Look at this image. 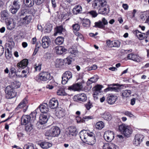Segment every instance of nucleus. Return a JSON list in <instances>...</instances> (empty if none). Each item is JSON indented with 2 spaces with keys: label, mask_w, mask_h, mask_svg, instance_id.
<instances>
[{
  "label": "nucleus",
  "mask_w": 149,
  "mask_h": 149,
  "mask_svg": "<svg viewBox=\"0 0 149 149\" xmlns=\"http://www.w3.org/2000/svg\"><path fill=\"white\" fill-rule=\"evenodd\" d=\"M80 137L83 142L90 145H93L96 141L95 137H88V134L85 130H83L80 132Z\"/></svg>",
  "instance_id": "obj_1"
},
{
  "label": "nucleus",
  "mask_w": 149,
  "mask_h": 149,
  "mask_svg": "<svg viewBox=\"0 0 149 149\" xmlns=\"http://www.w3.org/2000/svg\"><path fill=\"white\" fill-rule=\"evenodd\" d=\"M118 130L125 137H129L132 134V130L130 126L123 124L119 126Z\"/></svg>",
  "instance_id": "obj_2"
},
{
  "label": "nucleus",
  "mask_w": 149,
  "mask_h": 149,
  "mask_svg": "<svg viewBox=\"0 0 149 149\" xmlns=\"http://www.w3.org/2000/svg\"><path fill=\"white\" fill-rule=\"evenodd\" d=\"M60 133V130L59 127L53 126L46 132L45 135L49 137H56L58 136Z\"/></svg>",
  "instance_id": "obj_3"
},
{
  "label": "nucleus",
  "mask_w": 149,
  "mask_h": 149,
  "mask_svg": "<svg viewBox=\"0 0 149 149\" xmlns=\"http://www.w3.org/2000/svg\"><path fill=\"white\" fill-rule=\"evenodd\" d=\"M52 79L49 73L47 72H43L40 73L36 77V80L38 82L41 81H47Z\"/></svg>",
  "instance_id": "obj_4"
},
{
  "label": "nucleus",
  "mask_w": 149,
  "mask_h": 149,
  "mask_svg": "<svg viewBox=\"0 0 149 149\" xmlns=\"http://www.w3.org/2000/svg\"><path fill=\"white\" fill-rule=\"evenodd\" d=\"M6 97L7 99L13 98L17 95V93L13 87L10 86H8L5 90Z\"/></svg>",
  "instance_id": "obj_5"
},
{
  "label": "nucleus",
  "mask_w": 149,
  "mask_h": 149,
  "mask_svg": "<svg viewBox=\"0 0 149 149\" xmlns=\"http://www.w3.org/2000/svg\"><path fill=\"white\" fill-rule=\"evenodd\" d=\"M20 6V4L18 0H15L11 5L10 12L13 14H15L19 10Z\"/></svg>",
  "instance_id": "obj_6"
},
{
  "label": "nucleus",
  "mask_w": 149,
  "mask_h": 149,
  "mask_svg": "<svg viewBox=\"0 0 149 149\" xmlns=\"http://www.w3.org/2000/svg\"><path fill=\"white\" fill-rule=\"evenodd\" d=\"M72 73L69 71H66L63 74L62 77V83L64 85L67 83L68 80L72 78Z\"/></svg>",
  "instance_id": "obj_7"
},
{
  "label": "nucleus",
  "mask_w": 149,
  "mask_h": 149,
  "mask_svg": "<svg viewBox=\"0 0 149 149\" xmlns=\"http://www.w3.org/2000/svg\"><path fill=\"white\" fill-rule=\"evenodd\" d=\"M105 139L108 142H110L114 137V134L113 132L108 130L106 131L104 136Z\"/></svg>",
  "instance_id": "obj_8"
},
{
  "label": "nucleus",
  "mask_w": 149,
  "mask_h": 149,
  "mask_svg": "<svg viewBox=\"0 0 149 149\" xmlns=\"http://www.w3.org/2000/svg\"><path fill=\"white\" fill-rule=\"evenodd\" d=\"M144 138V136L141 134H136L133 141L134 144L137 146H139L143 141Z\"/></svg>",
  "instance_id": "obj_9"
},
{
  "label": "nucleus",
  "mask_w": 149,
  "mask_h": 149,
  "mask_svg": "<svg viewBox=\"0 0 149 149\" xmlns=\"http://www.w3.org/2000/svg\"><path fill=\"white\" fill-rule=\"evenodd\" d=\"M50 39L48 37L44 36L42 39V46L43 48H48L51 45Z\"/></svg>",
  "instance_id": "obj_10"
},
{
  "label": "nucleus",
  "mask_w": 149,
  "mask_h": 149,
  "mask_svg": "<svg viewBox=\"0 0 149 149\" xmlns=\"http://www.w3.org/2000/svg\"><path fill=\"white\" fill-rule=\"evenodd\" d=\"M127 58L128 59L137 62H140L141 61V58L139 56L132 53L128 54Z\"/></svg>",
  "instance_id": "obj_11"
},
{
  "label": "nucleus",
  "mask_w": 149,
  "mask_h": 149,
  "mask_svg": "<svg viewBox=\"0 0 149 149\" xmlns=\"http://www.w3.org/2000/svg\"><path fill=\"white\" fill-rule=\"evenodd\" d=\"M38 109H39L40 112L43 113H47L49 110L48 104L46 103H44L40 104L37 110Z\"/></svg>",
  "instance_id": "obj_12"
},
{
  "label": "nucleus",
  "mask_w": 149,
  "mask_h": 149,
  "mask_svg": "<svg viewBox=\"0 0 149 149\" xmlns=\"http://www.w3.org/2000/svg\"><path fill=\"white\" fill-rule=\"evenodd\" d=\"M29 63L28 60L24 59L17 64V66L19 69H23L26 67Z\"/></svg>",
  "instance_id": "obj_13"
},
{
  "label": "nucleus",
  "mask_w": 149,
  "mask_h": 149,
  "mask_svg": "<svg viewBox=\"0 0 149 149\" xmlns=\"http://www.w3.org/2000/svg\"><path fill=\"white\" fill-rule=\"evenodd\" d=\"M49 104L51 109H54L58 107V104L57 100L55 98H53L50 100Z\"/></svg>",
  "instance_id": "obj_14"
},
{
  "label": "nucleus",
  "mask_w": 149,
  "mask_h": 149,
  "mask_svg": "<svg viewBox=\"0 0 149 149\" xmlns=\"http://www.w3.org/2000/svg\"><path fill=\"white\" fill-rule=\"evenodd\" d=\"M117 99V97L116 95H111L109 96L107 99V103L110 104H113Z\"/></svg>",
  "instance_id": "obj_15"
},
{
  "label": "nucleus",
  "mask_w": 149,
  "mask_h": 149,
  "mask_svg": "<svg viewBox=\"0 0 149 149\" xmlns=\"http://www.w3.org/2000/svg\"><path fill=\"white\" fill-rule=\"evenodd\" d=\"M98 11L99 13L100 14L104 15L107 14L109 11V6H108V7H101L99 8Z\"/></svg>",
  "instance_id": "obj_16"
},
{
  "label": "nucleus",
  "mask_w": 149,
  "mask_h": 149,
  "mask_svg": "<svg viewBox=\"0 0 149 149\" xmlns=\"http://www.w3.org/2000/svg\"><path fill=\"white\" fill-rule=\"evenodd\" d=\"M56 115L58 118H62L65 116V111L63 109L60 108L57 111Z\"/></svg>",
  "instance_id": "obj_17"
},
{
  "label": "nucleus",
  "mask_w": 149,
  "mask_h": 149,
  "mask_svg": "<svg viewBox=\"0 0 149 149\" xmlns=\"http://www.w3.org/2000/svg\"><path fill=\"white\" fill-rule=\"evenodd\" d=\"M81 87L82 86L80 84H77L69 86L68 89L74 91H79L81 89Z\"/></svg>",
  "instance_id": "obj_18"
},
{
  "label": "nucleus",
  "mask_w": 149,
  "mask_h": 149,
  "mask_svg": "<svg viewBox=\"0 0 149 149\" xmlns=\"http://www.w3.org/2000/svg\"><path fill=\"white\" fill-rule=\"evenodd\" d=\"M22 124L23 125H25L28 124L29 122L32 123L30 119L29 115L23 116L21 118Z\"/></svg>",
  "instance_id": "obj_19"
},
{
  "label": "nucleus",
  "mask_w": 149,
  "mask_h": 149,
  "mask_svg": "<svg viewBox=\"0 0 149 149\" xmlns=\"http://www.w3.org/2000/svg\"><path fill=\"white\" fill-rule=\"evenodd\" d=\"M66 50V49L61 46H57L55 48L56 52L58 54H61L65 52Z\"/></svg>",
  "instance_id": "obj_20"
},
{
  "label": "nucleus",
  "mask_w": 149,
  "mask_h": 149,
  "mask_svg": "<svg viewBox=\"0 0 149 149\" xmlns=\"http://www.w3.org/2000/svg\"><path fill=\"white\" fill-rule=\"evenodd\" d=\"M32 18L30 15H26L24 17H22L21 18V20L22 22L25 24H28L30 23L31 21Z\"/></svg>",
  "instance_id": "obj_21"
},
{
  "label": "nucleus",
  "mask_w": 149,
  "mask_h": 149,
  "mask_svg": "<svg viewBox=\"0 0 149 149\" xmlns=\"http://www.w3.org/2000/svg\"><path fill=\"white\" fill-rule=\"evenodd\" d=\"M133 33L140 40H142L144 39V38H147V36H145L146 35L145 33H143V35L141 34H139V33H141L138 30H136L134 31Z\"/></svg>",
  "instance_id": "obj_22"
},
{
  "label": "nucleus",
  "mask_w": 149,
  "mask_h": 149,
  "mask_svg": "<svg viewBox=\"0 0 149 149\" xmlns=\"http://www.w3.org/2000/svg\"><path fill=\"white\" fill-rule=\"evenodd\" d=\"M103 149H118V148L114 144L110 143L104 144L103 146Z\"/></svg>",
  "instance_id": "obj_23"
},
{
  "label": "nucleus",
  "mask_w": 149,
  "mask_h": 149,
  "mask_svg": "<svg viewBox=\"0 0 149 149\" xmlns=\"http://www.w3.org/2000/svg\"><path fill=\"white\" fill-rule=\"evenodd\" d=\"M69 131L68 133L70 135L72 136H75L77 134V129L74 126H71L69 127Z\"/></svg>",
  "instance_id": "obj_24"
},
{
  "label": "nucleus",
  "mask_w": 149,
  "mask_h": 149,
  "mask_svg": "<svg viewBox=\"0 0 149 149\" xmlns=\"http://www.w3.org/2000/svg\"><path fill=\"white\" fill-rule=\"evenodd\" d=\"M82 11V7L79 5L75 6L72 10L73 13L75 15L81 13Z\"/></svg>",
  "instance_id": "obj_25"
},
{
  "label": "nucleus",
  "mask_w": 149,
  "mask_h": 149,
  "mask_svg": "<svg viewBox=\"0 0 149 149\" xmlns=\"http://www.w3.org/2000/svg\"><path fill=\"white\" fill-rule=\"evenodd\" d=\"M9 14L7 10H3L1 13V19L3 20L7 19L9 17Z\"/></svg>",
  "instance_id": "obj_26"
},
{
  "label": "nucleus",
  "mask_w": 149,
  "mask_h": 149,
  "mask_svg": "<svg viewBox=\"0 0 149 149\" xmlns=\"http://www.w3.org/2000/svg\"><path fill=\"white\" fill-rule=\"evenodd\" d=\"M39 118V123L41 125L46 123L48 120L47 116L46 115L43 114H42L40 117Z\"/></svg>",
  "instance_id": "obj_27"
},
{
  "label": "nucleus",
  "mask_w": 149,
  "mask_h": 149,
  "mask_svg": "<svg viewBox=\"0 0 149 149\" xmlns=\"http://www.w3.org/2000/svg\"><path fill=\"white\" fill-rule=\"evenodd\" d=\"M77 100L79 101L85 102L87 100L86 95L84 93L79 94L77 96Z\"/></svg>",
  "instance_id": "obj_28"
},
{
  "label": "nucleus",
  "mask_w": 149,
  "mask_h": 149,
  "mask_svg": "<svg viewBox=\"0 0 149 149\" xmlns=\"http://www.w3.org/2000/svg\"><path fill=\"white\" fill-rule=\"evenodd\" d=\"M40 146L43 149H47L52 146V144L49 142H43L40 143Z\"/></svg>",
  "instance_id": "obj_29"
},
{
  "label": "nucleus",
  "mask_w": 149,
  "mask_h": 149,
  "mask_svg": "<svg viewBox=\"0 0 149 149\" xmlns=\"http://www.w3.org/2000/svg\"><path fill=\"white\" fill-rule=\"evenodd\" d=\"M102 117L104 120H110L112 118V117L109 113L105 112L101 114Z\"/></svg>",
  "instance_id": "obj_30"
},
{
  "label": "nucleus",
  "mask_w": 149,
  "mask_h": 149,
  "mask_svg": "<svg viewBox=\"0 0 149 149\" xmlns=\"http://www.w3.org/2000/svg\"><path fill=\"white\" fill-rule=\"evenodd\" d=\"M131 93L130 90H125L122 91V95L123 97H127L131 96Z\"/></svg>",
  "instance_id": "obj_31"
},
{
  "label": "nucleus",
  "mask_w": 149,
  "mask_h": 149,
  "mask_svg": "<svg viewBox=\"0 0 149 149\" xmlns=\"http://www.w3.org/2000/svg\"><path fill=\"white\" fill-rule=\"evenodd\" d=\"M98 79V77L97 75H94L93 77L90 78L88 79L87 82V84L89 85L97 81Z\"/></svg>",
  "instance_id": "obj_32"
},
{
  "label": "nucleus",
  "mask_w": 149,
  "mask_h": 149,
  "mask_svg": "<svg viewBox=\"0 0 149 149\" xmlns=\"http://www.w3.org/2000/svg\"><path fill=\"white\" fill-rule=\"evenodd\" d=\"M63 28L62 26H59L57 27L55 29V33L54 34V36H56L57 34H60L62 33L63 31Z\"/></svg>",
  "instance_id": "obj_33"
},
{
  "label": "nucleus",
  "mask_w": 149,
  "mask_h": 149,
  "mask_svg": "<svg viewBox=\"0 0 149 149\" xmlns=\"http://www.w3.org/2000/svg\"><path fill=\"white\" fill-rule=\"evenodd\" d=\"M27 102V99L26 98H24L18 105L17 109L22 108L25 107L26 103Z\"/></svg>",
  "instance_id": "obj_34"
},
{
  "label": "nucleus",
  "mask_w": 149,
  "mask_h": 149,
  "mask_svg": "<svg viewBox=\"0 0 149 149\" xmlns=\"http://www.w3.org/2000/svg\"><path fill=\"white\" fill-rule=\"evenodd\" d=\"M95 26L94 27H97L100 29H104L105 26L103 24V23L101 21H99L97 22H96L95 23Z\"/></svg>",
  "instance_id": "obj_35"
},
{
  "label": "nucleus",
  "mask_w": 149,
  "mask_h": 149,
  "mask_svg": "<svg viewBox=\"0 0 149 149\" xmlns=\"http://www.w3.org/2000/svg\"><path fill=\"white\" fill-rule=\"evenodd\" d=\"M68 52L69 53L71 54L72 56L73 57H75L78 54V51L74 48H69L68 50Z\"/></svg>",
  "instance_id": "obj_36"
},
{
  "label": "nucleus",
  "mask_w": 149,
  "mask_h": 149,
  "mask_svg": "<svg viewBox=\"0 0 149 149\" xmlns=\"http://www.w3.org/2000/svg\"><path fill=\"white\" fill-rule=\"evenodd\" d=\"M7 29H8L11 30L13 29L15 27V24L12 22L8 21L6 24Z\"/></svg>",
  "instance_id": "obj_37"
},
{
  "label": "nucleus",
  "mask_w": 149,
  "mask_h": 149,
  "mask_svg": "<svg viewBox=\"0 0 149 149\" xmlns=\"http://www.w3.org/2000/svg\"><path fill=\"white\" fill-rule=\"evenodd\" d=\"M104 127V125L103 122L102 121H99L96 123L95 125V127L97 129L101 130Z\"/></svg>",
  "instance_id": "obj_38"
},
{
  "label": "nucleus",
  "mask_w": 149,
  "mask_h": 149,
  "mask_svg": "<svg viewBox=\"0 0 149 149\" xmlns=\"http://www.w3.org/2000/svg\"><path fill=\"white\" fill-rule=\"evenodd\" d=\"M37 110L36 109V110L32 112L29 115V116L30 119L32 122H33L36 119V115L37 113Z\"/></svg>",
  "instance_id": "obj_39"
},
{
  "label": "nucleus",
  "mask_w": 149,
  "mask_h": 149,
  "mask_svg": "<svg viewBox=\"0 0 149 149\" xmlns=\"http://www.w3.org/2000/svg\"><path fill=\"white\" fill-rule=\"evenodd\" d=\"M106 90L108 91H114L115 92H118L120 91V88L119 87H109L107 88Z\"/></svg>",
  "instance_id": "obj_40"
},
{
  "label": "nucleus",
  "mask_w": 149,
  "mask_h": 149,
  "mask_svg": "<svg viewBox=\"0 0 149 149\" xmlns=\"http://www.w3.org/2000/svg\"><path fill=\"white\" fill-rule=\"evenodd\" d=\"M102 87V86L98 85L95 86L93 89L94 92H96L97 93L99 94V93H100V91Z\"/></svg>",
  "instance_id": "obj_41"
},
{
  "label": "nucleus",
  "mask_w": 149,
  "mask_h": 149,
  "mask_svg": "<svg viewBox=\"0 0 149 149\" xmlns=\"http://www.w3.org/2000/svg\"><path fill=\"white\" fill-rule=\"evenodd\" d=\"M63 42V37H58L55 40V42L56 44L58 45L62 44Z\"/></svg>",
  "instance_id": "obj_42"
},
{
  "label": "nucleus",
  "mask_w": 149,
  "mask_h": 149,
  "mask_svg": "<svg viewBox=\"0 0 149 149\" xmlns=\"http://www.w3.org/2000/svg\"><path fill=\"white\" fill-rule=\"evenodd\" d=\"M20 85L21 84L20 82L17 81H15L10 86H12V87H13V88L15 89V88H19L20 87Z\"/></svg>",
  "instance_id": "obj_43"
},
{
  "label": "nucleus",
  "mask_w": 149,
  "mask_h": 149,
  "mask_svg": "<svg viewBox=\"0 0 149 149\" xmlns=\"http://www.w3.org/2000/svg\"><path fill=\"white\" fill-rule=\"evenodd\" d=\"M34 0H24L25 5L29 7H31L34 4Z\"/></svg>",
  "instance_id": "obj_44"
},
{
  "label": "nucleus",
  "mask_w": 149,
  "mask_h": 149,
  "mask_svg": "<svg viewBox=\"0 0 149 149\" xmlns=\"http://www.w3.org/2000/svg\"><path fill=\"white\" fill-rule=\"evenodd\" d=\"M55 63L56 67H59L63 64L62 60L61 59H57L55 61Z\"/></svg>",
  "instance_id": "obj_45"
},
{
  "label": "nucleus",
  "mask_w": 149,
  "mask_h": 149,
  "mask_svg": "<svg viewBox=\"0 0 149 149\" xmlns=\"http://www.w3.org/2000/svg\"><path fill=\"white\" fill-rule=\"evenodd\" d=\"M23 149H34V146L32 143H28L24 145Z\"/></svg>",
  "instance_id": "obj_46"
},
{
  "label": "nucleus",
  "mask_w": 149,
  "mask_h": 149,
  "mask_svg": "<svg viewBox=\"0 0 149 149\" xmlns=\"http://www.w3.org/2000/svg\"><path fill=\"white\" fill-rule=\"evenodd\" d=\"M100 8L101 7H104L105 6L108 7L109 6L107 4V2L105 0H99Z\"/></svg>",
  "instance_id": "obj_47"
},
{
  "label": "nucleus",
  "mask_w": 149,
  "mask_h": 149,
  "mask_svg": "<svg viewBox=\"0 0 149 149\" xmlns=\"http://www.w3.org/2000/svg\"><path fill=\"white\" fill-rule=\"evenodd\" d=\"M90 24V21L88 19H85L83 21V25L86 27H88Z\"/></svg>",
  "instance_id": "obj_48"
},
{
  "label": "nucleus",
  "mask_w": 149,
  "mask_h": 149,
  "mask_svg": "<svg viewBox=\"0 0 149 149\" xmlns=\"http://www.w3.org/2000/svg\"><path fill=\"white\" fill-rule=\"evenodd\" d=\"M72 27L74 31H77L79 30L80 26L77 23L73 24L72 26Z\"/></svg>",
  "instance_id": "obj_49"
},
{
  "label": "nucleus",
  "mask_w": 149,
  "mask_h": 149,
  "mask_svg": "<svg viewBox=\"0 0 149 149\" xmlns=\"http://www.w3.org/2000/svg\"><path fill=\"white\" fill-rule=\"evenodd\" d=\"M93 6L95 8L97 9L98 10L99 8H100V4L99 0H97L93 4Z\"/></svg>",
  "instance_id": "obj_50"
},
{
  "label": "nucleus",
  "mask_w": 149,
  "mask_h": 149,
  "mask_svg": "<svg viewBox=\"0 0 149 149\" xmlns=\"http://www.w3.org/2000/svg\"><path fill=\"white\" fill-rule=\"evenodd\" d=\"M72 58L70 57H68L64 59L63 61L65 64H68V65L70 64L72 62Z\"/></svg>",
  "instance_id": "obj_51"
},
{
  "label": "nucleus",
  "mask_w": 149,
  "mask_h": 149,
  "mask_svg": "<svg viewBox=\"0 0 149 149\" xmlns=\"http://www.w3.org/2000/svg\"><path fill=\"white\" fill-rule=\"evenodd\" d=\"M106 44L107 46L109 47H113V41H111L110 40L106 41Z\"/></svg>",
  "instance_id": "obj_52"
},
{
  "label": "nucleus",
  "mask_w": 149,
  "mask_h": 149,
  "mask_svg": "<svg viewBox=\"0 0 149 149\" xmlns=\"http://www.w3.org/2000/svg\"><path fill=\"white\" fill-rule=\"evenodd\" d=\"M120 45V42L118 40L113 41V47H119Z\"/></svg>",
  "instance_id": "obj_53"
},
{
  "label": "nucleus",
  "mask_w": 149,
  "mask_h": 149,
  "mask_svg": "<svg viewBox=\"0 0 149 149\" xmlns=\"http://www.w3.org/2000/svg\"><path fill=\"white\" fill-rule=\"evenodd\" d=\"M57 94L58 95H65V92L62 89H60L57 91Z\"/></svg>",
  "instance_id": "obj_54"
},
{
  "label": "nucleus",
  "mask_w": 149,
  "mask_h": 149,
  "mask_svg": "<svg viewBox=\"0 0 149 149\" xmlns=\"http://www.w3.org/2000/svg\"><path fill=\"white\" fill-rule=\"evenodd\" d=\"M76 120L78 123H83L85 122V120H84L83 118H81L79 116H77L76 117Z\"/></svg>",
  "instance_id": "obj_55"
},
{
  "label": "nucleus",
  "mask_w": 149,
  "mask_h": 149,
  "mask_svg": "<svg viewBox=\"0 0 149 149\" xmlns=\"http://www.w3.org/2000/svg\"><path fill=\"white\" fill-rule=\"evenodd\" d=\"M41 64H38V65H34V68L36 71H40L41 69Z\"/></svg>",
  "instance_id": "obj_56"
},
{
  "label": "nucleus",
  "mask_w": 149,
  "mask_h": 149,
  "mask_svg": "<svg viewBox=\"0 0 149 149\" xmlns=\"http://www.w3.org/2000/svg\"><path fill=\"white\" fill-rule=\"evenodd\" d=\"M5 56L6 58L7 59H10L12 55L11 53H10L9 50H8L7 52H6Z\"/></svg>",
  "instance_id": "obj_57"
},
{
  "label": "nucleus",
  "mask_w": 149,
  "mask_h": 149,
  "mask_svg": "<svg viewBox=\"0 0 149 149\" xmlns=\"http://www.w3.org/2000/svg\"><path fill=\"white\" fill-rule=\"evenodd\" d=\"M52 27H48L47 26H46L45 27V29L44 30L45 33H49L51 32L52 31Z\"/></svg>",
  "instance_id": "obj_58"
},
{
  "label": "nucleus",
  "mask_w": 149,
  "mask_h": 149,
  "mask_svg": "<svg viewBox=\"0 0 149 149\" xmlns=\"http://www.w3.org/2000/svg\"><path fill=\"white\" fill-rule=\"evenodd\" d=\"M93 118V116H85L83 117V119L85 121H88L89 120L92 119Z\"/></svg>",
  "instance_id": "obj_59"
},
{
  "label": "nucleus",
  "mask_w": 149,
  "mask_h": 149,
  "mask_svg": "<svg viewBox=\"0 0 149 149\" xmlns=\"http://www.w3.org/2000/svg\"><path fill=\"white\" fill-rule=\"evenodd\" d=\"M89 13L90 15H91L93 17H96L97 14V13L93 10H92L90 11L89 12Z\"/></svg>",
  "instance_id": "obj_60"
},
{
  "label": "nucleus",
  "mask_w": 149,
  "mask_h": 149,
  "mask_svg": "<svg viewBox=\"0 0 149 149\" xmlns=\"http://www.w3.org/2000/svg\"><path fill=\"white\" fill-rule=\"evenodd\" d=\"M92 104L91 103L90 101L88 102V103L85 105V107L88 110H89L91 107Z\"/></svg>",
  "instance_id": "obj_61"
},
{
  "label": "nucleus",
  "mask_w": 149,
  "mask_h": 149,
  "mask_svg": "<svg viewBox=\"0 0 149 149\" xmlns=\"http://www.w3.org/2000/svg\"><path fill=\"white\" fill-rule=\"evenodd\" d=\"M4 49L3 46H0V57L1 56L4 52Z\"/></svg>",
  "instance_id": "obj_62"
},
{
  "label": "nucleus",
  "mask_w": 149,
  "mask_h": 149,
  "mask_svg": "<svg viewBox=\"0 0 149 149\" xmlns=\"http://www.w3.org/2000/svg\"><path fill=\"white\" fill-rule=\"evenodd\" d=\"M35 3L37 5H40L42 3L44 0H34Z\"/></svg>",
  "instance_id": "obj_63"
},
{
  "label": "nucleus",
  "mask_w": 149,
  "mask_h": 149,
  "mask_svg": "<svg viewBox=\"0 0 149 149\" xmlns=\"http://www.w3.org/2000/svg\"><path fill=\"white\" fill-rule=\"evenodd\" d=\"M124 114L125 115L130 117H132L133 116V115L132 114L131 112L128 111H125Z\"/></svg>",
  "instance_id": "obj_64"
}]
</instances>
